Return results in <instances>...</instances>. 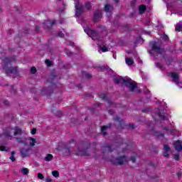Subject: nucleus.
Instances as JSON below:
<instances>
[{
    "label": "nucleus",
    "mask_w": 182,
    "mask_h": 182,
    "mask_svg": "<svg viewBox=\"0 0 182 182\" xmlns=\"http://www.w3.org/2000/svg\"><path fill=\"white\" fill-rule=\"evenodd\" d=\"M114 82L116 85H119V83H121V85H125V86L129 89L130 92H138V93H140V90H138L136 82H134L131 78L127 77H115L114 79Z\"/></svg>",
    "instance_id": "1"
},
{
    "label": "nucleus",
    "mask_w": 182,
    "mask_h": 182,
    "mask_svg": "<svg viewBox=\"0 0 182 182\" xmlns=\"http://www.w3.org/2000/svg\"><path fill=\"white\" fill-rule=\"evenodd\" d=\"M87 149H88V147L83 149L82 151H80V149H78L77 151V156H89V153H87V151H86Z\"/></svg>",
    "instance_id": "13"
},
{
    "label": "nucleus",
    "mask_w": 182,
    "mask_h": 182,
    "mask_svg": "<svg viewBox=\"0 0 182 182\" xmlns=\"http://www.w3.org/2000/svg\"><path fill=\"white\" fill-rule=\"evenodd\" d=\"M154 136H156V137H160L161 136H164L163 134H159V132H155Z\"/></svg>",
    "instance_id": "39"
},
{
    "label": "nucleus",
    "mask_w": 182,
    "mask_h": 182,
    "mask_svg": "<svg viewBox=\"0 0 182 182\" xmlns=\"http://www.w3.org/2000/svg\"><path fill=\"white\" fill-rule=\"evenodd\" d=\"M46 65H47V66H50V65H52V62L49 60H46Z\"/></svg>",
    "instance_id": "35"
},
{
    "label": "nucleus",
    "mask_w": 182,
    "mask_h": 182,
    "mask_svg": "<svg viewBox=\"0 0 182 182\" xmlns=\"http://www.w3.org/2000/svg\"><path fill=\"white\" fill-rule=\"evenodd\" d=\"M55 23H56V21L50 22V21L47 20L43 23L44 28H52V26H53Z\"/></svg>",
    "instance_id": "12"
},
{
    "label": "nucleus",
    "mask_w": 182,
    "mask_h": 182,
    "mask_svg": "<svg viewBox=\"0 0 182 182\" xmlns=\"http://www.w3.org/2000/svg\"><path fill=\"white\" fill-rule=\"evenodd\" d=\"M114 120H116L117 122H122V119L120 117H116Z\"/></svg>",
    "instance_id": "46"
},
{
    "label": "nucleus",
    "mask_w": 182,
    "mask_h": 182,
    "mask_svg": "<svg viewBox=\"0 0 182 182\" xmlns=\"http://www.w3.org/2000/svg\"><path fill=\"white\" fill-rule=\"evenodd\" d=\"M85 33L88 35L93 41H98L100 39V36L95 31H93L90 29V28L87 27V28L84 29Z\"/></svg>",
    "instance_id": "5"
},
{
    "label": "nucleus",
    "mask_w": 182,
    "mask_h": 182,
    "mask_svg": "<svg viewBox=\"0 0 182 182\" xmlns=\"http://www.w3.org/2000/svg\"><path fill=\"white\" fill-rule=\"evenodd\" d=\"M75 16L79 18V16H80V15H82L83 14V11L85 9V7H83L82 6V4H80V3H79V1L77 0H75Z\"/></svg>",
    "instance_id": "7"
},
{
    "label": "nucleus",
    "mask_w": 182,
    "mask_h": 182,
    "mask_svg": "<svg viewBox=\"0 0 182 182\" xmlns=\"http://www.w3.org/2000/svg\"><path fill=\"white\" fill-rule=\"evenodd\" d=\"M109 114H113V113H114V112L113 110H109Z\"/></svg>",
    "instance_id": "49"
},
{
    "label": "nucleus",
    "mask_w": 182,
    "mask_h": 182,
    "mask_svg": "<svg viewBox=\"0 0 182 182\" xmlns=\"http://www.w3.org/2000/svg\"><path fill=\"white\" fill-rule=\"evenodd\" d=\"M65 150H67L68 154H67V156H69L70 154V150L69 149V148H66Z\"/></svg>",
    "instance_id": "47"
},
{
    "label": "nucleus",
    "mask_w": 182,
    "mask_h": 182,
    "mask_svg": "<svg viewBox=\"0 0 182 182\" xmlns=\"http://www.w3.org/2000/svg\"><path fill=\"white\" fill-rule=\"evenodd\" d=\"M85 8H87V9H88V11H90V9H91L92 6H90V2L86 3Z\"/></svg>",
    "instance_id": "31"
},
{
    "label": "nucleus",
    "mask_w": 182,
    "mask_h": 182,
    "mask_svg": "<svg viewBox=\"0 0 182 182\" xmlns=\"http://www.w3.org/2000/svg\"><path fill=\"white\" fill-rule=\"evenodd\" d=\"M129 128L130 129H134V124H129Z\"/></svg>",
    "instance_id": "48"
},
{
    "label": "nucleus",
    "mask_w": 182,
    "mask_h": 182,
    "mask_svg": "<svg viewBox=\"0 0 182 182\" xmlns=\"http://www.w3.org/2000/svg\"><path fill=\"white\" fill-rule=\"evenodd\" d=\"M108 103H109V105H110V104L112 103V102H110V101H108Z\"/></svg>",
    "instance_id": "56"
},
{
    "label": "nucleus",
    "mask_w": 182,
    "mask_h": 182,
    "mask_svg": "<svg viewBox=\"0 0 182 182\" xmlns=\"http://www.w3.org/2000/svg\"><path fill=\"white\" fill-rule=\"evenodd\" d=\"M156 116H158L161 120H167V119H168V114L166 113L162 114L161 112H158Z\"/></svg>",
    "instance_id": "14"
},
{
    "label": "nucleus",
    "mask_w": 182,
    "mask_h": 182,
    "mask_svg": "<svg viewBox=\"0 0 182 182\" xmlns=\"http://www.w3.org/2000/svg\"><path fill=\"white\" fill-rule=\"evenodd\" d=\"M52 174L53 177H59V172L58 171H53Z\"/></svg>",
    "instance_id": "29"
},
{
    "label": "nucleus",
    "mask_w": 182,
    "mask_h": 182,
    "mask_svg": "<svg viewBox=\"0 0 182 182\" xmlns=\"http://www.w3.org/2000/svg\"><path fill=\"white\" fill-rule=\"evenodd\" d=\"M151 46L152 50H154V52H156L159 55H163V53H164V49L161 48V47H160V45H159V43H157L156 42H152Z\"/></svg>",
    "instance_id": "8"
},
{
    "label": "nucleus",
    "mask_w": 182,
    "mask_h": 182,
    "mask_svg": "<svg viewBox=\"0 0 182 182\" xmlns=\"http://www.w3.org/2000/svg\"><path fill=\"white\" fill-rule=\"evenodd\" d=\"M14 131V136H18L23 133V132L21 128H19L18 127H15L14 128H9L7 129V132H5L4 134V136H5V137L9 138L11 137V134Z\"/></svg>",
    "instance_id": "4"
},
{
    "label": "nucleus",
    "mask_w": 182,
    "mask_h": 182,
    "mask_svg": "<svg viewBox=\"0 0 182 182\" xmlns=\"http://www.w3.org/2000/svg\"><path fill=\"white\" fill-rule=\"evenodd\" d=\"M105 12H112V11H113V6L109 5V4L105 5Z\"/></svg>",
    "instance_id": "18"
},
{
    "label": "nucleus",
    "mask_w": 182,
    "mask_h": 182,
    "mask_svg": "<svg viewBox=\"0 0 182 182\" xmlns=\"http://www.w3.org/2000/svg\"><path fill=\"white\" fill-rule=\"evenodd\" d=\"M46 182H52L53 180H52V178H50V177L48 176V177L46 178Z\"/></svg>",
    "instance_id": "41"
},
{
    "label": "nucleus",
    "mask_w": 182,
    "mask_h": 182,
    "mask_svg": "<svg viewBox=\"0 0 182 182\" xmlns=\"http://www.w3.org/2000/svg\"><path fill=\"white\" fill-rule=\"evenodd\" d=\"M176 31L178 32H181L182 31V21L179 22L176 26Z\"/></svg>",
    "instance_id": "24"
},
{
    "label": "nucleus",
    "mask_w": 182,
    "mask_h": 182,
    "mask_svg": "<svg viewBox=\"0 0 182 182\" xmlns=\"http://www.w3.org/2000/svg\"><path fill=\"white\" fill-rule=\"evenodd\" d=\"M117 4L119 3V0H114Z\"/></svg>",
    "instance_id": "54"
},
{
    "label": "nucleus",
    "mask_w": 182,
    "mask_h": 182,
    "mask_svg": "<svg viewBox=\"0 0 182 182\" xmlns=\"http://www.w3.org/2000/svg\"><path fill=\"white\" fill-rule=\"evenodd\" d=\"M15 154H16L15 151H13L11 152V156H15Z\"/></svg>",
    "instance_id": "50"
},
{
    "label": "nucleus",
    "mask_w": 182,
    "mask_h": 182,
    "mask_svg": "<svg viewBox=\"0 0 182 182\" xmlns=\"http://www.w3.org/2000/svg\"><path fill=\"white\" fill-rule=\"evenodd\" d=\"M31 72L33 74L36 73V68H35V67L31 68Z\"/></svg>",
    "instance_id": "37"
},
{
    "label": "nucleus",
    "mask_w": 182,
    "mask_h": 182,
    "mask_svg": "<svg viewBox=\"0 0 182 182\" xmlns=\"http://www.w3.org/2000/svg\"><path fill=\"white\" fill-rule=\"evenodd\" d=\"M67 55H68V56H71V55H72V53H71L70 52H67Z\"/></svg>",
    "instance_id": "51"
},
{
    "label": "nucleus",
    "mask_w": 182,
    "mask_h": 182,
    "mask_svg": "<svg viewBox=\"0 0 182 182\" xmlns=\"http://www.w3.org/2000/svg\"><path fill=\"white\" fill-rule=\"evenodd\" d=\"M87 146H90V143L87 142Z\"/></svg>",
    "instance_id": "55"
},
{
    "label": "nucleus",
    "mask_w": 182,
    "mask_h": 182,
    "mask_svg": "<svg viewBox=\"0 0 182 182\" xmlns=\"http://www.w3.org/2000/svg\"><path fill=\"white\" fill-rule=\"evenodd\" d=\"M131 161H132V163H136V157L132 156L131 157Z\"/></svg>",
    "instance_id": "45"
},
{
    "label": "nucleus",
    "mask_w": 182,
    "mask_h": 182,
    "mask_svg": "<svg viewBox=\"0 0 182 182\" xmlns=\"http://www.w3.org/2000/svg\"><path fill=\"white\" fill-rule=\"evenodd\" d=\"M6 105H8V102H6Z\"/></svg>",
    "instance_id": "57"
},
{
    "label": "nucleus",
    "mask_w": 182,
    "mask_h": 182,
    "mask_svg": "<svg viewBox=\"0 0 182 182\" xmlns=\"http://www.w3.org/2000/svg\"><path fill=\"white\" fill-rule=\"evenodd\" d=\"M156 68H159V69L163 68V65L160 63H156Z\"/></svg>",
    "instance_id": "36"
},
{
    "label": "nucleus",
    "mask_w": 182,
    "mask_h": 182,
    "mask_svg": "<svg viewBox=\"0 0 182 182\" xmlns=\"http://www.w3.org/2000/svg\"><path fill=\"white\" fill-rule=\"evenodd\" d=\"M57 36H59L60 38H63V36H65V35L62 32H58L57 33Z\"/></svg>",
    "instance_id": "34"
},
{
    "label": "nucleus",
    "mask_w": 182,
    "mask_h": 182,
    "mask_svg": "<svg viewBox=\"0 0 182 182\" xmlns=\"http://www.w3.org/2000/svg\"><path fill=\"white\" fill-rule=\"evenodd\" d=\"M44 160L46 161H52V160H53V155L50 154H47L44 158Z\"/></svg>",
    "instance_id": "20"
},
{
    "label": "nucleus",
    "mask_w": 182,
    "mask_h": 182,
    "mask_svg": "<svg viewBox=\"0 0 182 182\" xmlns=\"http://www.w3.org/2000/svg\"><path fill=\"white\" fill-rule=\"evenodd\" d=\"M106 149H107V151H113V150H112V146H106Z\"/></svg>",
    "instance_id": "43"
},
{
    "label": "nucleus",
    "mask_w": 182,
    "mask_h": 182,
    "mask_svg": "<svg viewBox=\"0 0 182 182\" xmlns=\"http://www.w3.org/2000/svg\"><path fill=\"white\" fill-rule=\"evenodd\" d=\"M20 154L23 158L29 157L32 154V148L29 146L28 144H26L23 147L20 148Z\"/></svg>",
    "instance_id": "3"
},
{
    "label": "nucleus",
    "mask_w": 182,
    "mask_h": 182,
    "mask_svg": "<svg viewBox=\"0 0 182 182\" xmlns=\"http://www.w3.org/2000/svg\"><path fill=\"white\" fill-rule=\"evenodd\" d=\"M31 134H36V129L33 128L31 132Z\"/></svg>",
    "instance_id": "38"
},
{
    "label": "nucleus",
    "mask_w": 182,
    "mask_h": 182,
    "mask_svg": "<svg viewBox=\"0 0 182 182\" xmlns=\"http://www.w3.org/2000/svg\"><path fill=\"white\" fill-rule=\"evenodd\" d=\"M110 126H103L101 128V132H102V134H103V136H106L107 133H106V130L107 129H109Z\"/></svg>",
    "instance_id": "22"
},
{
    "label": "nucleus",
    "mask_w": 182,
    "mask_h": 182,
    "mask_svg": "<svg viewBox=\"0 0 182 182\" xmlns=\"http://www.w3.org/2000/svg\"><path fill=\"white\" fill-rule=\"evenodd\" d=\"M145 93L149 94L150 93V91L149 90H145Z\"/></svg>",
    "instance_id": "52"
},
{
    "label": "nucleus",
    "mask_w": 182,
    "mask_h": 182,
    "mask_svg": "<svg viewBox=\"0 0 182 182\" xmlns=\"http://www.w3.org/2000/svg\"><path fill=\"white\" fill-rule=\"evenodd\" d=\"M125 62H126L127 65H128L129 66H132V65H133V63H134V61L133 60V59L129 58H127L125 59Z\"/></svg>",
    "instance_id": "21"
},
{
    "label": "nucleus",
    "mask_w": 182,
    "mask_h": 182,
    "mask_svg": "<svg viewBox=\"0 0 182 182\" xmlns=\"http://www.w3.org/2000/svg\"><path fill=\"white\" fill-rule=\"evenodd\" d=\"M102 19V11L100 10H97L94 14V21L97 22V21H100Z\"/></svg>",
    "instance_id": "10"
},
{
    "label": "nucleus",
    "mask_w": 182,
    "mask_h": 182,
    "mask_svg": "<svg viewBox=\"0 0 182 182\" xmlns=\"http://www.w3.org/2000/svg\"><path fill=\"white\" fill-rule=\"evenodd\" d=\"M85 33L88 35L93 41H98L100 39V36L95 31H93L90 29V28L87 27V28L84 29Z\"/></svg>",
    "instance_id": "6"
},
{
    "label": "nucleus",
    "mask_w": 182,
    "mask_h": 182,
    "mask_svg": "<svg viewBox=\"0 0 182 182\" xmlns=\"http://www.w3.org/2000/svg\"><path fill=\"white\" fill-rule=\"evenodd\" d=\"M106 69H107V67L102 66V67L100 68V71L104 72V70H106Z\"/></svg>",
    "instance_id": "42"
},
{
    "label": "nucleus",
    "mask_w": 182,
    "mask_h": 182,
    "mask_svg": "<svg viewBox=\"0 0 182 182\" xmlns=\"http://www.w3.org/2000/svg\"><path fill=\"white\" fill-rule=\"evenodd\" d=\"M29 147H33L36 144V139L35 138L29 137Z\"/></svg>",
    "instance_id": "17"
},
{
    "label": "nucleus",
    "mask_w": 182,
    "mask_h": 182,
    "mask_svg": "<svg viewBox=\"0 0 182 182\" xmlns=\"http://www.w3.org/2000/svg\"><path fill=\"white\" fill-rule=\"evenodd\" d=\"M85 77H87V79H91L92 75H90L89 73H86L85 74Z\"/></svg>",
    "instance_id": "40"
},
{
    "label": "nucleus",
    "mask_w": 182,
    "mask_h": 182,
    "mask_svg": "<svg viewBox=\"0 0 182 182\" xmlns=\"http://www.w3.org/2000/svg\"><path fill=\"white\" fill-rule=\"evenodd\" d=\"M173 159L176 160V161H178V160H180V156L178 154L174 155Z\"/></svg>",
    "instance_id": "33"
},
{
    "label": "nucleus",
    "mask_w": 182,
    "mask_h": 182,
    "mask_svg": "<svg viewBox=\"0 0 182 182\" xmlns=\"http://www.w3.org/2000/svg\"><path fill=\"white\" fill-rule=\"evenodd\" d=\"M10 160H11V161H13V163H14V161H16V159H15V156H11V157H10Z\"/></svg>",
    "instance_id": "44"
},
{
    "label": "nucleus",
    "mask_w": 182,
    "mask_h": 182,
    "mask_svg": "<svg viewBox=\"0 0 182 182\" xmlns=\"http://www.w3.org/2000/svg\"><path fill=\"white\" fill-rule=\"evenodd\" d=\"M162 38L164 39V41H168V36L164 34L162 36Z\"/></svg>",
    "instance_id": "32"
},
{
    "label": "nucleus",
    "mask_w": 182,
    "mask_h": 182,
    "mask_svg": "<svg viewBox=\"0 0 182 182\" xmlns=\"http://www.w3.org/2000/svg\"><path fill=\"white\" fill-rule=\"evenodd\" d=\"M129 160L127 159V157L126 156H119L115 160L112 161V163H113L115 165L122 166V164H125V163H127Z\"/></svg>",
    "instance_id": "9"
},
{
    "label": "nucleus",
    "mask_w": 182,
    "mask_h": 182,
    "mask_svg": "<svg viewBox=\"0 0 182 182\" xmlns=\"http://www.w3.org/2000/svg\"><path fill=\"white\" fill-rule=\"evenodd\" d=\"M15 59L14 58H6L3 60V70H5L6 73L7 75H9L11 73H16V68H14V67H11L9 68L8 66H9V65H11V63H12V62H14Z\"/></svg>",
    "instance_id": "2"
},
{
    "label": "nucleus",
    "mask_w": 182,
    "mask_h": 182,
    "mask_svg": "<svg viewBox=\"0 0 182 182\" xmlns=\"http://www.w3.org/2000/svg\"><path fill=\"white\" fill-rule=\"evenodd\" d=\"M37 177L38 178H39L40 180H43L45 178V176H43V174L38 173L37 174Z\"/></svg>",
    "instance_id": "28"
},
{
    "label": "nucleus",
    "mask_w": 182,
    "mask_h": 182,
    "mask_svg": "<svg viewBox=\"0 0 182 182\" xmlns=\"http://www.w3.org/2000/svg\"><path fill=\"white\" fill-rule=\"evenodd\" d=\"M101 50L102 52H107L109 50V49L107 48V47L103 46L102 48H101Z\"/></svg>",
    "instance_id": "30"
},
{
    "label": "nucleus",
    "mask_w": 182,
    "mask_h": 182,
    "mask_svg": "<svg viewBox=\"0 0 182 182\" xmlns=\"http://www.w3.org/2000/svg\"><path fill=\"white\" fill-rule=\"evenodd\" d=\"M21 173L22 174H24L26 176V174H28V173H29V169L26 168H23L22 170H21Z\"/></svg>",
    "instance_id": "26"
},
{
    "label": "nucleus",
    "mask_w": 182,
    "mask_h": 182,
    "mask_svg": "<svg viewBox=\"0 0 182 182\" xmlns=\"http://www.w3.org/2000/svg\"><path fill=\"white\" fill-rule=\"evenodd\" d=\"M9 148L6 146L0 145V151H9Z\"/></svg>",
    "instance_id": "25"
},
{
    "label": "nucleus",
    "mask_w": 182,
    "mask_h": 182,
    "mask_svg": "<svg viewBox=\"0 0 182 182\" xmlns=\"http://www.w3.org/2000/svg\"><path fill=\"white\" fill-rule=\"evenodd\" d=\"M146 5L142 4L139 6V13L141 14H144V12L146 11Z\"/></svg>",
    "instance_id": "23"
},
{
    "label": "nucleus",
    "mask_w": 182,
    "mask_h": 182,
    "mask_svg": "<svg viewBox=\"0 0 182 182\" xmlns=\"http://www.w3.org/2000/svg\"><path fill=\"white\" fill-rule=\"evenodd\" d=\"M173 146H175V150H176V151H182L181 141H180V140L176 141L173 144Z\"/></svg>",
    "instance_id": "11"
},
{
    "label": "nucleus",
    "mask_w": 182,
    "mask_h": 182,
    "mask_svg": "<svg viewBox=\"0 0 182 182\" xmlns=\"http://www.w3.org/2000/svg\"><path fill=\"white\" fill-rule=\"evenodd\" d=\"M171 77H172L173 82L178 85V75H177L176 73H172L171 75Z\"/></svg>",
    "instance_id": "16"
},
{
    "label": "nucleus",
    "mask_w": 182,
    "mask_h": 182,
    "mask_svg": "<svg viewBox=\"0 0 182 182\" xmlns=\"http://www.w3.org/2000/svg\"><path fill=\"white\" fill-rule=\"evenodd\" d=\"M168 151H170V146L168 145L164 146V157H168Z\"/></svg>",
    "instance_id": "15"
},
{
    "label": "nucleus",
    "mask_w": 182,
    "mask_h": 182,
    "mask_svg": "<svg viewBox=\"0 0 182 182\" xmlns=\"http://www.w3.org/2000/svg\"><path fill=\"white\" fill-rule=\"evenodd\" d=\"M100 99H102V100H107V96L106 94H100Z\"/></svg>",
    "instance_id": "27"
},
{
    "label": "nucleus",
    "mask_w": 182,
    "mask_h": 182,
    "mask_svg": "<svg viewBox=\"0 0 182 182\" xmlns=\"http://www.w3.org/2000/svg\"><path fill=\"white\" fill-rule=\"evenodd\" d=\"M16 139L18 141V143L21 144H24V146L28 144V142H26V141L25 139H23L21 137H17V138H16Z\"/></svg>",
    "instance_id": "19"
},
{
    "label": "nucleus",
    "mask_w": 182,
    "mask_h": 182,
    "mask_svg": "<svg viewBox=\"0 0 182 182\" xmlns=\"http://www.w3.org/2000/svg\"><path fill=\"white\" fill-rule=\"evenodd\" d=\"M143 112H149V109H146L143 110Z\"/></svg>",
    "instance_id": "53"
}]
</instances>
